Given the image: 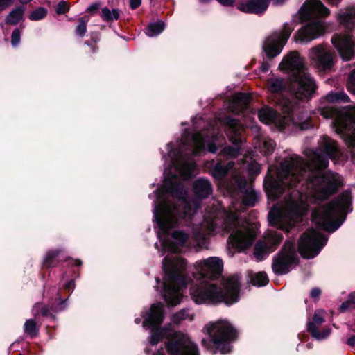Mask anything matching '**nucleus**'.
<instances>
[{
    "label": "nucleus",
    "mask_w": 355,
    "mask_h": 355,
    "mask_svg": "<svg viewBox=\"0 0 355 355\" xmlns=\"http://www.w3.org/2000/svg\"><path fill=\"white\" fill-rule=\"evenodd\" d=\"M219 126L234 147H223L220 155L234 157L241 154L244 138L241 123L235 119L225 116L207 121L202 116L192 119V129L185 128L175 144H167V154L162 152L164 160V180L162 187L149 195L153 200V220L159 243L155 246L161 252H182L183 249L193 248L196 251L207 249L209 236L214 233L230 234L227 242L234 248L241 250L253 243L259 228L257 223H248L237 213L245 207H252L258 196L245 178L239 174L232 175L230 182H224V187L231 198L230 210L221 207L218 202L208 206L202 223H194L200 200L212 193L210 182L205 178L197 179L193 184L196 198L187 200L188 188L184 180L194 175V157L206 149L216 153L225 140Z\"/></svg>",
    "instance_id": "1"
},
{
    "label": "nucleus",
    "mask_w": 355,
    "mask_h": 355,
    "mask_svg": "<svg viewBox=\"0 0 355 355\" xmlns=\"http://www.w3.org/2000/svg\"><path fill=\"white\" fill-rule=\"evenodd\" d=\"M306 155L310 164L296 154L289 155L280 162L279 168L268 167L264 180V188L270 199L288 191L284 202L274 206L268 216L271 226L286 232L302 221L309 202L327 199L342 184L337 173H322L329 166V159L336 164H343L349 157L348 153L327 135L321 137L318 146L307 150Z\"/></svg>",
    "instance_id": "2"
},
{
    "label": "nucleus",
    "mask_w": 355,
    "mask_h": 355,
    "mask_svg": "<svg viewBox=\"0 0 355 355\" xmlns=\"http://www.w3.org/2000/svg\"><path fill=\"white\" fill-rule=\"evenodd\" d=\"M223 268V261L217 257H210L195 263L193 277L198 283L191 286L190 293L196 304L225 302L231 305L239 301L240 280L238 275L224 279V291L213 282L221 275Z\"/></svg>",
    "instance_id": "3"
},
{
    "label": "nucleus",
    "mask_w": 355,
    "mask_h": 355,
    "mask_svg": "<svg viewBox=\"0 0 355 355\" xmlns=\"http://www.w3.org/2000/svg\"><path fill=\"white\" fill-rule=\"evenodd\" d=\"M144 321L142 326L150 330L147 341L151 346L156 345L162 338L168 339L166 348L169 355H200L196 344L190 338L180 331L174 330L169 324L160 327L164 317V306L162 303L153 304L141 314ZM154 355H165L163 349Z\"/></svg>",
    "instance_id": "4"
},
{
    "label": "nucleus",
    "mask_w": 355,
    "mask_h": 355,
    "mask_svg": "<svg viewBox=\"0 0 355 355\" xmlns=\"http://www.w3.org/2000/svg\"><path fill=\"white\" fill-rule=\"evenodd\" d=\"M268 89L270 92V98L275 103L277 110L269 107L261 108L258 112L259 120L266 124H272L279 130H293L294 127L301 130L306 129L309 117L304 121L302 119H296L294 117L295 112L293 103L284 94L288 92L298 99H309L310 98H300L289 89V82L287 83L283 78L272 77L268 80Z\"/></svg>",
    "instance_id": "5"
},
{
    "label": "nucleus",
    "mask_w": 355,
    "mask_h": 355,
    "mask_svg": "<svg viewBox=\"0 0 355 355\" xmlns=\"http://www.w3.org/2000/svg\"><path fill=\"white\" fill-rule=\"evenodd\" d=\"M350 100L343 90L331 91L320 98L315 114L324 119H332V127L351 148L350 157L355 164V107L345 106L336 108L331 103H347Z\"/></svg>",
    "instance_id": "6"
},
{
    "label": "nucleus",
    "mask_w": 355,
    "mask_h": 355,
    "mask_svg": "<svg viewBox=\"0 0 355 355\" xmlns=\"http://www.w3.org/2000/svg\"><path fill=\"white\" fill-rule=\"evenodd\" d=\"M187 261L184 258L168 254L162 261L163 281L155 278V288L159 292L168 305L175 306L182 300V288L187 284Z\"/></svg>",
    "instance_id": "7"
},
{
    "label": "nucleus",
    "mask_w": 355,
    "mask_h": 355,
    "mask_svg": "<svg viewBox=\"0 0 355 355\" xmlns=\"http://www.w3.org/2000/svg\"><path fill=\"white\" fill-rule=\"evenodd\" d=\"M279 69L288 76L291 92L300 98H311L317 85L298 52L291 51L285 55L279 64Z\"/></svg>",
    "instance_id": "8"
},
{
    "label": "nucleus",
    "mask_w": 355,
    "mask_h": 355,
    "mask_svg": "<svg viewBox=\"0 0 355 355\" xmlns=\"http://www.w3.org/2000/svg\"><path fill=\"white\" fill-rule=\"evenodd\" d=\"M352 194L348 190L343 191L328 205L315 209L312 213L313 222L322 230L334 232L352 211Z\"/></svg>",
    "instance_id": "9"
},
{
    "label": "nucleus",
    "mask_w": 355,
    "mask_h": 355,
    "mask_svg": "<svg viewBox=\"0 0 355 355\" xmlns=\"http://www.w3.org/2000/svg\"><path fill=\"white\" fill-rule=\"evenodd\" d=\"M330 10L320 0H306L299 10L300 17L302 20H311L302 26L295 35L297 42H309L320 35L326 26L320 17H325Z\"/></svg>",
    "instance_id": "10"
},
{
    "label": "nucleus",
    "mask_w": 355,
    "mask_h": 355,
    "mask_svg": "<svg viewBox=\"0 0 355 355\" xmlns=\"http://www.w3.org/2000/svg\"><path fill=\"white\" fill-rule=\"evenodd\" d=\"M215 349L222 354L229 353L232 347L230 343L236 338V331L225 320L211 322L204 327Z\"/></svg>",
    "instance_id": "11"
},
{
    "label": "nucleus",
    "mask_w": 355,
    "mask_h": 355,
    "mask_svg": "<svg viewBox=\"0 0 355 355\" xmlns=\"http://www.w3.org/2000/svg\"><path fill=\"white\" fill-rule=\"evenodd\" d=\"M327 242V237L320 231L310 229L300 237L298 243L302 257L311 259L316 257Z\"/></svg>",
    "instance_id": "12"
},
{
    "label": "nucleus",
    "mask_w": 355,
    "mask_h": 355,
    "mask_svg": "<svg viewBox=\"0 0 355 355\" xmlns=\"http://www.w3.org/2000/svg\"><path fill=\"white\" fill-rule=\"evenodd\" d=\"M298 260L295 243L291 241L285 242L282 249L272 259V269L276 275H284L289 272Z\"/></svg>",
    "instance_id": "13"
},
{
    "label": "nucleus",
    "mask_w": 355,
    "mask_h": 355,
    "mask_svg": "<svg viewBox=\"0 0 355 355\" xmlns=\"http://www.w3.org/2000/svg\"><path fill=\"white\" fill-rule=\"evenodd\" d=\"M293 29L288 24H284L281 31L274 32L265 40L263 50L268 58H273L281 53Z\"/></svg>",
    "instance_id": "14"
},
{
    "label": "nucleus",
    "mask_w": 355,
    "mask_h": 355,
    "mask_svg": "<svg viewBox=\"0 0 355 355\" xmlns=\"http://www.w3.org/2000/svg\"><path fill=\"white\" fill-rule=\"evenodd\" d=\"M309 57L318 69L325 71L333 68L336 60V55L322 44L310 49Z\"/></svg>",
    "instance_id": "15"
},
{
    "label": "nucleus",
    "mask_w": 355,
    "mask_h": 355,
    "mask_svg": "<svg viewBox=\"0 0 355 355\" xmlns=\"http://www.w3.org/2000/svg\"><path fill=\"white\" fill-rule=\"evenodd\" d=\"M283 239L282 233L277 231L268 230L264 240L258 241L254 246V255L257 261L264 259L270 252H273Z\"/></svg>",
    "instance_id": "16"
},
{
    "label": "nucleus",
    "mask_w": 355,
    "mask_h": 355,
    "mask_svg": "<svg viewBox=\"0 0 355 355\" xmlns=\"http://www.w3.org/2000/svg\"><path fill=\"white\" fill-rule=\"evenodd\" d=\"M331 42L343 60H349L354 56L355 39L352 34H335Z\"/></svg>",
    "instance_id": "17"
},
{
    "label": "nucleus",
    "mask_w": 355,
    "mask_h": 355,
    "mask_svg": "<svg viewBox=\"0 0 355 355\" xmlns=\"http://www.w3.org/2000/svg\"><path fill=\"white\" fill-rule=\"evenodd\" d=\"M269 0H247L239 2L237 8L245 13L261 15L266 12Z\"/></svg>",
    "instance_id": "18"
},
{
    "label": "nucleus",
    "mask_w": 355,
    "mask_h": 355,
    "mask_svg": "<svg viewBox=\"0 0 355 355\" xmlns=\"http://www.w3.org/2000/svg\"><path fill=\"white\" fill-rule=\"evenodd\" d=\"M250 96L247 94L238 93L230 105V110L236 114H245L249 109Z\"/></svg>",
    "instance_id": "19"
},
{
    "label": "nucleus",
    "mask_w": 355,
    "mask_h": 355,
    "mask_svg": "<svg viewBox=\"0 0 355 355\" xmlns=\"http://www.w3.org/2000/svg\"><path fill=\"white\" fill-rule=\"evenodd\" d=\"M337 20L348 29L355 27V6H352L345 10H340L337 14Z\"/></svg>",
    "instance_id": "20"
},
{
    "label": "nucleus",
    "mask_w": 355,
    "mask_h": 355,
    "mask_svg": "<svg viewBox=\"0 0 355 355\" xmlns=\"http://www.w3.org/2000/svg\"><path fill=\"white\" fill-rule=\"evenodd\" d=\"M234 167V163L229 162L227 164L221 162L213 163L210 172L211 175L218 181H222L227 173Z\"/></svg>",
    "instance_id": "21"
},
{
    "label": "nucleus",
    "mask_w": 355,
    "mask_h": 355,
    "mask_svg": "<svg viewBox=\"0 0 355 355\" xmlns=\"http://www.w3.org/2000/svg\"><path fill=\"white\" fill-rule=\"evenodd\" d=\"M276 144L273 140L263 135H259L255 139L254 148L259 150L263 155L271 154Z\"/></svg>",
    "instance_id": "22"
},
{
    "label": "nucleus",
    "mask_w": 355,
    "mask_h": 355,
    "mask_svg": "<svg viewBox=\"0 0 355 355\" xmlns=\"http://www.w3.org/2000/svg\"><path fill=\"white\" fill-rule=\"evenodd\" d=\"M25 8L24 6H19L13 9L6 17V22L10 25H17L23 19Z\"/></svg>",
    "instance_id": "23"
},
{
    "label": "nucleus",
    "mask_w": 355,
    "mask_h": 355,
    "mask_svg": "<svg viewBox=\"0 0 355 355\" xmlns=\"http://www.w3.org/2000/svg\"><path fill=\"white\" fill-rule=\"evenodd\" d=\"M120 15L121 11L118 8L110 10L107 7L103 8L100 12L102 20L107 23L118 20Z\"/></svg>",
    "instance_id": "24"
},
{
    "label": "nucleus",
    "mask_w": 355,
    "mask_h": 355,
    "mask_svg": "<svg viewBox=\"0 0 355 355\" xmlns=\"http://www.w3.org/2000/svg\"><path fill=\"white\" fill-rule=\"evenodd\" d=\"M324 322V312L322 309L316 310L314 313L312 320L307 324V330L316 329Z\"/></svg>",
    "instance_id": "25"
},
{
    "label": "nucleus",
    "mask_w": 355,
    "mask_h": 355,
    "mask_svg": "<svg viewBox=\"0 0 355 355\" xmlns=\"http://www.w3.org/2000/svg\"><path fill=\"white\" fill-rule=\"evenodd\" d=\"M187 319L192 321L194 319V314L191 313V311L189 309H182L180 311L173 315L171 318V322L173 324H178L182 321Z\"/></svg>",
    "instance_id": "26"
},
{
    "label": "nucleus",
    "mask_w": 355,
    "mask_h": 355,
    "mask_svg": "<svg viewBox=\"0 0 355 355\" xmlns=\"http://www.w3.org/2000/svg\"><path fill=\"white\" fill-rule=\"evenodd\" d=\"M40 327L33 319L26 320L24 325V331L31 338H35L39 334Z\"/></svg>",
    "instance_id": "27"
},
{
    "label": "nucleus",
    "mask_w": 355,
    "mask_h": 355,
    "mask_svg": "<svg viewBox=\"0 0 355 355\" xmlns=\"http://www.w3.org/2000/svg\"><path fill=\"white\" fill-rule=\"evenodd\" d=\"M165 28V24L159 21L150 24L146 28V34L149 37H155L160 34Z\"/></svg>",
    "instance_id": "28"
},
{
    "label": "nucleus",
    "mask_w": 355,
    "mask_h": 355,
    "mask_svg": "<svg viewBox=\"0 0 355 355\" xmlns=\"http://www.w3.org/2000/svg\"><path fill=\"white\" fill-rule=\"evenodd\" d=\"M250 282L254 286H263L268 284V278L265 272H259L251 276Z\"/></svg>",
    "instance_id": "29"
},
{
    "label": "nucleus",
    "mask_w": 355,
    "mask_h": 355,
    "mask_svg": "<svg viewBox=\"0 0 355 355\" xmlns=\"http://www.w3.org/2000/svg\"><path fill=\"white\" fill-rule=\"evenodd\" d=\"M331 329L330 328H324L321 330L319 329V328L316 329H311L309 333L312 336L313 338L318 340H322L326 339L331 334Z\"/></svg>",
    "instance_id": "30"
},
{
    "label": "nucleus",
    "mask_w": 355,
    "mask_h": 355,
    "mask_svg": "<svg viewBox=\"0 0 355 355\" xmlns=\"http://www.w3.org/2000/svg\"><path fill=\"white\" fill-rule=\"evenodd\" d=\"M57 297L54 302H51V310L54 312H59L64 310L67 306L66 301L62 300L60 297V295L58 291H56Z\"/></svg>",
    "instance_id": "31"
},
{
    "label": "nucleus",
    "mask_w": 355,
    "mask_h": 355,
    "mask_svg": "<svg viewBox=\"0 0 355 355\" xmlns=\"http://www.w3.org/2000/svg\"><path fill=\"white\" fill-rule=\"evenodd\" d=\"M59 250H51L49 251L43 261V266L46 268L55 266L54 259L58 255Z\"/></svg>",
    "instance_id": "32"
},
{
    "label": "nucleus",
    "mask_w": 355,
    "mask_h": 355,
    "mask_svg": "<svg viewBox=\"0 0 355 355\" xmlns=\"http://www.w3.org/2000/svg\"><path fill=\"white\" fill-rule=\"evenodd\" d=\"M89 19L87 16H84L79 19V24L76 28V34L80 37H83L87 31V23Z\"/></svg>",
    "instance_id": "33"
},
{
    "label": "nucleus",
    "mask_w": 355,
    "mask_h": 355,
    "mask_svg": "<svg viewBox=\"0 0 355 355\" xmlns=\"http://www.w3.org/2000/svg\"><path fill=\"white\" fill-rule=\"evenodd\" d=\"M47 15V10L43 7H40L33 10L29 15L31 21H39L44 19Z\"/></svg>",
    "instance_id": "34"
},
{
    "label": "nucleus",
    "mask_w": 355,
    "mask_h": 355,
    "mask_svg": "<svg viewBox=\"0 0 355 355\" xmlns=\"http://www.w3.org/2000/svg\"><path fill=\"white\" fill-rule=\"evenodd\" d=\"M355 309V292L349 295L347 300L344 302L340 306L341 311H345L349 309Z\"/></svg>",
    "instance_id": "35"
},
{
    "label": "nucleus",
    "mask_w": 355,
    "mask_h": 355,
    "mask_svg": "<svg viewBox=\"0 0 355 355\" xmlns=\"http://www.w3.org/2000/svg\"><path fill=\"white\" fill-rule=\"evenodd\" d=\"M33 313L34 315H37L40 313L43 316H52L53 315L50 313V309L48 306H42L40 304H36L33 308Z\"/></svg>",
    "instance_id": "36"
},
{
    "label": "nucleus",
    "mask_w": 355,
    "mask_h": 355,
    "mask_svg": "<svg viewBox=\"0 0 355 355\" xmlns=\"http://www.w3.org/2000/svg\"><path fill=\"white\" fill-rule=\"evenodd\" d=\"M346 86L350 93L355 94V69L348 76Z\"/></svg>",
    "instance_id": "37"
},
{
    "label": "nucleus",
    "mask_w": 355,
    "mask_h": 355,
    "mask_svg": "<svg viewBox=\"0 0 355 355\" xmlns=\"http://www.w3.org/2000/svg\"><path fill=\"white\" fill-rule=\"evenodd\" d=\"M21 41V31L19 28H15L11 35V44L13 47H17Z\"/></svg>",
    "instance_id": "38"
},
{
    "label": "nucleus",
    "mask_w": 355,
    "mask_h": 355,
    "mask_svg": "<svg viewBox=\"0 0 355 355\" xmlns=\"http://www.w3.org/2000/svg\"><path fill=\"white\" fill-rule=\"evenodd\" d=\"M247 168L250 173L257 175L260 173L261 166L257 162L253 161L248 164Z\"/></svg>",
    "instance_id": "39"
},
{
    "label": "nucleus",
    "mask_w": 355,
    "mask_h": 355,
    "mask_svg": "<svg viewBox=\"0 0 355 355\" xmlns=\"http://www.w3.org/2000/svg\"><path fill=\"white\" fill-rule=\"evenodd\" d=\"M69 9L68 5L66 1H60L57 6L56 12L58 15L65 13Z\"/></svg>",
    "instance_id": "40"
},
{
    "label": "nucleus",
    "mask_w": 355,
    "mask_h": 355,
    "mask_svg": "<svg viewBox=\"0 0 355 355\" xmlns=\"http://www.w3.org/2000/svg\"><path fill=\"white\" fill-rule=\"evenodd\" d=\"M14 0H0V11L5 10L13 3Z\"/></svg>",
    "instance_id": "41"
},
{
    "label": "nucleus",
    "mask_w": 355,
    "mask_h": 355,
    "mask_svg": "<svg viewBox=\"0 0 355 355\" xmlns=\"http://www.w3.org/2000/svg\"><path fill=\"white\" fill-rule=\"evenodd\" d=\"M141 3V0H130V7L131 9L135 10L137 8Z\"/></svg>",
    "instance_id": "42"
},
{
    "label": "nucleus",
    "mask_w": 355,
    "mask_h": 355,
    "mask_svg": "<svg viewBox=\"0 0 355 355\" xmlns=\"http://www.w3.org/2000/svg\"><path fill=\"white\" fill-rule=\"evenodd\" d=\"M320 293H321V291L318 288H313L310 293L311 297H313L314 299L320 296Z\"/></svg>",
    "instance_id": "43"
},
{
    "label": "nucleus",
    "mask_w": 355,
    "mask_h": 355,
    "mask_svg": "<svg viewBox=\"0 0 355 355\" xmlns=\"http://www.w3.org/2000/svg\"><path fill=\"white\" fill-rule=\"evenodd\" d=\"M220 4L225 6H231L234 4L235 0H217Z\"/></svg>",
    "instance_id": "44"
},
{
    "label": "nucleus",
    "mask_w": 355,
    "mask_h": 355,
    "mask_svg": "<svg viewBox=\"0 0 355 355\" xmlns=\"http://www.w3.org/2000/svg\"><path fill=\"white\" fill-rule=\"evenodd\" d=\"M270 68V64L267 62H263L261 65V70L262 72H267Z\"/></svg>",
    "instance_id": "45"
},
{
    "label": "nucleus",
    "mask_w": 355,
    "mask_h": 355,
    "mask_svg": "<svg viewBox=\"0 0 355 355\" xmlns=\"http://www.w3.org/2000/svg\"><path fill=\"white\" fill-rule=\"evenodd\" d=\"M347 345H349L350 346H352V347L355 346V335L351 336L347 339Z\"/></svg>",
    "instance_id": "46"
},
{
    "label": "nucleus",
    "mask_w": 355,
    "mask_h": 355,
    "mask_svg": "<svg viewBox=\"0 0 355 355\" xmlns=\"http://www.w3.org/2000/svg\"><path fill=\"white\" fill-rule=\"evenodd\" d=\"M64 287H65V289H67L68 291L73 290L74 288L73 280L69 281L67 284H65Z\"/></svg>",
    "instance_id": "47"
},
{
    "label": "nucleus",
    "mask_w": 355,
    "mask_h": 355,
    "mask_svg": "<svg viewBox=\"0 0 355 355\" xmlns=\"http://www.w3.org/2000/svg\"><path fill=\"white\" fill-rule=\"evenodd\" d=\"M327 3L334 6H338L339 3L342 1V0H326Z\"/></svg>",
    "instance_id": "48"
},
{
    "label": "nucleus",
    "mask_w": 355,
    "mask_h": 355,
    "mask_svg": "<svg viewBox=\"0 0 355 355\" xmlns=\"http://www.w3.org/2000/svg\"><path fill=\"white\" fill-rule=\"evenodd\" d=\"M98 7H99V4L94 3V4L91 5L88 8V10L92 12V11H94V10H96L98 9Z\"/></svg>",
    "instance_id": "49"
},
{
    "label": "nucleus",
    "mask_w": 355,
    "mask_h": 355,
    "mask_svg": "<svg viewBox=\"0 0 355 355\" xmlns=\"http://www.w3.org/2000/svg\"><path fill=\"white\" fill-rule=\"evenodd\" d=\"M286 0H272V3L275 5H282L283 4Z\"/></svg>",
    "instance_id": "50"
},
{
    "label": "nucleus",
    "mask_w": 355,
    "mask_h": 355,
    "mask_svg": "<svg viewBox=\"0 0 355 355\" xmlns=\"http://www.w3.org/2000/svg\"><path fill=\"white\" fill-rule=\"evenodd\" d=\"M74 264L77 266H80L82 264V261L79 259H76L74 261Z\"/></svg>",
    "instance_id": "51"
},
{
    "label": "nucleus",
    "mask_w": 355,
    "mask_h": 355,
    "mask_svg": "<svg viewBox=\"0 0 355 355\" xmlns=\"http://www.w3.org/2000/svg\"><path fill=\"white\" fill-rule=\"evenodd\" d=\"M202 344L206 347H209L208 341H207L205 339H202Z\"/></svg>",
    "instance_id": "52"
},
{
    "label": "nucleus",
    "mask_w": 355,
    "mask_h": 355,
    "mask_svg": "<svg viewBox=\"0 0 355 355\" xmlns=\"http://www.w3.org/2000/svg\"><path fill=\"white\" fill-rule=\"evenodd\" d=\"M19 2L21 3L25 4V3H27L30 2V1H31L32 0H19Z\"/></svg>",
    "instance_id": "53"
},
{
    "label": "nucleus",
    "mask_w": 355,
    "mask_h": 355,
    "mask_svg": "<svg viewBox=\"0 0 355 355\" xmlns=\"http://www.w3.org/2000/svg\"><path fill=\"white\" fill-rule=\"evenodd\" d=\"M141 319L140 318H137L135 319V322L137 324H139L141 322Z\"/></svg>",
    "instance_id": "54"
},
{
    "label": "nucleus",
    "mask_w": 355,
    "mask_h": 355,
    "mask_svg": "<svg viewBox=\"0 0 355 355\" xmlns=\"http://www.w3.org/2000/svg\"><path fill=\"white\" fill-rule=\"evenodd\" d=\"M210 0H199L200 3H205L209 2Z\"/></svg>",
    "instance_id": "55"
},
{
    "label": "nucleus",
    "mask_w": 355,
    "mask_h": 355,
    "mask_svg": "<svg viewBox=\"0 0 355 355\" xmlns=\"http://www.w3.org/2000/svg\"><path fill=\"white\" fill-rule=\"evenodd\" d=\"M145 352H146V354H148V353H149V349H148V347H146V348H145Z\"/></svg>",
    "instance_id": "56"
}]
</instances>
